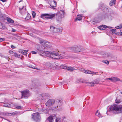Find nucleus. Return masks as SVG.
<instances>
[{"mask_svg": "<svg viewBox=\"0 0 122 122\" xmlns=\"http://www.w3.org/2000/svg\"><path fill=\"white\" fill-rule=\"evenodd\" d=\"M70 49L71 52H75L76 53L80 52V50H77V49L78 50L79 49V47L77 46L71 47Z\"/></svg>", "mask_w": 122, "mask_h": 122, "instance_id": "nucleus-10", "label": "nucleus"}, {"mask_svg": "<svg viewBox=\"0 0 122 122\" xmlns=\"http://www.w3.org/2000/svg\"><path fill=\"white\" fill-rule=\"evenodd\" d=\"M120 35H121V34H122V32H120Z\"/></svg>", "mask_w": 122, "mask_h": 122, "instance_id": "nucleus-62", "label": "nucleus"}, {"mask_svg": "<svg viewBox=\"0 0 122 122\" xmlns=\"http://www.w3.org/2000/svg\"><path fill=\"white\" fill-rule=\"evenodd\" d=\"M56 117L55 115L49 116L47 118V120L49 122H52L54 121V119Z\"/></svg>", "mask_w": 122, "mask_h": 122, "instance_id": "nucleus-12", "label": "nucleus"}, {"mask_svg": "<svg viewBox=\"0 0 122 122\" xmlns=\"http://www.w3.org/2000/svg\"><path fill=\"white\" fill-rule=\"evenodd\" d=\"M62 101L60 100H57L56 101V104L57 106V107L58 106H60L62 104Z\"/></svg>", "mask_w": 122, "mask_h": 122, "instance_id": "nucleus-15", "label": "nucleus"}, {"mask_svg": "<svg viewBox=\"0 0 122 122\" xmlns=\"http://www.w3.org/2000/svg\"><path fill=\"white\" fill-rule=\"evenodd\" d=\"M28 51V50H23L21 51L20 52L22 54L24 55H25L27 53Z\"/></svg>", "mask_w": 122, "mask_h": 122, "instance_id": "nucleus-25", "label": "nucleus"}, {"mask_svg": "<svg viewBox=\"0 0 122 122\" xmlns=\"http://www.w3.org/2000/svg\"><path fill=\"white\" fill-rule=\"evenodd\" d=\"M24 6H23L22 8L19 7V9L20 12L22 14H23L26 12V9L24 8Z\"/></svg>", "mask_w": 122, "mask_h": 122, "instance_id": "nucleus-13", "label": "nucleus"}, {"mask_svg": "<svg viewBox=\"0 0 122 122\" xmlns=\"http://www.w3.org/2000/svg\"><path fill=\"white\" fill-rule=\"evenodd\" d=\"M106 79L109 80L112 82H114L115 81H120V79L118 78L114 77H112L111 78H107Z\"/></svg>", "mask_w": 122, "mask_h": 122, "instance_id": "nucleus-8", "label": "nucleus"}, {"mask_svg": "<svg viewBox=\"0 0 122 122\" xmlns=\"http://www.w3.org/2000/svg\"><path fill=\"white\" fill-rule=\"evenodd\" d=\"M46 43H44V46H43V47H44V48H45V46H46Z\"/></svg>", "mask_w": 122, "mask_h": 122, "instance_id": "nucleus-56", "label": "nucleus"}, {"mask_svg": "<svg viewBox=\"0 0 122 122\" xmlns=\"http://www.w3.org/2000/svg\"><path fill=\"white\" fill-rule=\"evenodd\" d=\"M110 16V15H108L107 14H105L103 15L102 17L104 19H105L107 18H108Z\"/></svg>", "mask_w": 122, "mask_h": 122, "instance_id": "nucleus-28", "label": "nucleus"}, {"mask_svg": "<svg viewBox=\"0 0 122 122\" xmlns=\"http://www.w3.org/2000/svg\"><path fill=\"white\" fill-rule=\"evenodd\" d=\"M117 49L119 51H122V46L118 47Z\"/></svg>", "mask_w": 122, "mask_h": 122, "instance_id": "nucleus-41", "label": "nucleus"}, {"mask_svg": "<svg viewBox=\"0 0 122 122\" xmlns=\"http://www.w3.org/2000/svg\"><path fill=\"white\" fill-rule=\"evenodd\" d=\"M80 82V80H77L76 81V82L77 83H79Z\"/></svg>", "mask_w": 122, "mask_h": 122, "instance_id": "nucleus-57", "label": "nucleus"}, {"mask_svg": "<svg viewBox=\"0 0 122 122\" xmlns=\"http://www.w3.org/2000/svg\"><path fill=\"white\" fill-rule=\"evenodd\" d=\"M67 67L65 66H61V67L64 69H67Z\"/></svg>", "mask_w": 122, "mask_h": 122, "instance_id": "nucleus-40", "label": "nucleus"}, {"mask_svg": "<svg viewBox=\"0 0 122 122\" xmlns=\"http://www.w3.org/2000/svg\"><path fill=\"white\" fill-rule=\"evenodd\" d=\"M16 31V30H15L13 29V28H12V32H15Z\"/></svg>", "mask_w": 122, "mask_h": 122, "instance_id": "nucleus-55", "label": "nucleus"}, {"mask_svg": "<svg viewBox=\"0 0 122 122\" xmlns=\"http://www.w3.org/2000/svg\"><path fill=\"white\" fill-rule=\"evenodd\" d=\"M106 55L107 56H107V57H109V55L107 54H106Z\"/></svg>", "mask_w": 122, "mask_h": 122, "instance_id": "nucleus-60", "label": "nucleus"}, {"mask_svg": "<svg viewBox=\"0 0 122 122\" xmlns=\"http://www.w3.org/2000/svg\"><path fill=\"white\" fill-rule=\"evenodd\" d=\"M21 92L22 95L21 98H27L30 95L29 91L26 90L23 91H22Z\"/></svg>", "mask_w": 122, "mask_h": 122, "instance_id": "nucleus-4", "label": "nucleus"}, {"mask_svg": "<svg viewBox=\"0 0 122 122\" xmlns=\"http://www.w3.org/2000/svg\"><path fill=\"white\" fill-rule=\"evenodd\" d=\"M97 73V72H96L91 71V73H90V74H92L94 75H96V73Z\"/></svg>", "mask_w": 122, "mask_h": 122, "instance_id": "nucleus-44", "label": "nucleus"}, {"mask_svg": "<svg viewBox=\"0 0 122 122\" xmlns=\"http://www.w3.org/2000/svg\"><path fill=\"white\" fill-rule=\"evenodd\" d=\"M31 53L32 54H36L37 53V52L35 51H32L31 52Z\"/></svg>", "mask_w": 122, "mask_h": 122, "instance_id": "nucleus-47", "label": "nucleus"}, {"mask_svg": "<svg viewBox=\"0 0 122 122\" xmlns=\"http://www.w3.org/2000/svg\"><path fill=\"white\" fill-rule=\"evenodd\" d=\"M57 20L58 21L60 22L61 20V19L60 17L58 18V19H57Z\"/></svg>", "mask_w": 122, "mask_h": 122, "instance_id": "nucleus-42", "label": "nucleus"}, {"mask_svg": "<svg viewBox=\"0 0 122 122\" xmlns=\"http://www.w3.org/2000/svg\"><path fill=\"white\" fill-rule=\"evenodd\" d=\"M80 71H81L82 72H84V71H85V70L83 69V68H81L80 69Z\"/></svg>", "mask_w": 122, "mask_h": 122, "instance_id": "nucleus-49", "label": "nucleus"}, {"mask_svg": "<svg viewBox=\"0 0 122 122\" xmlns=\"http://www.w3.org/2000/svg\"><path fill=\"white\" fill-rule=\"evenodd\" d=\"M51 53V52L45 51L43 55V56H45L47 57H50Z\"/></svg>", "mask_w": 122, "mask_h": 122, "instance_id": "nucleus-14", "label": "nucleus"}, {"mask_svg": "<svg viewBox=\"0 0 122 122\" xmlns=\"http://www.w3.org/2000/svg\"><path fill=\"white\" fill-rule=\"evenodd\" d=\"M82 19V16L81 15H78L77 17V19L76 20V21H77V20H80Z\"/></svg>", "mask_w": 122, "mask_h": 122, "instance_id": "nucleus-24", "label": "nucleus"}, {"mask_svg": "<svg viewBox=\"0 0 122 122\" xmlns=\"http://www.w3.org/2000/svg\"><path fill=\"white\" fill-rule=\"evenodd\" d=\"M61 119L59 118H56L55 120L56 122H61Z\"/></svg>", "mask_w": 122, "mask_h": 122, "instance_id": "nucleus-34", "label": "nucleus"}, {"mask_svg": "<svg viewBox=\"0 0 122 122\" xmlns=\"http://www.w3.org/2000/svg\"><path fill=\"white\" fill-rule=\"evenodd\" d=\"M3 26V25L0 22V28H2Z\"/></svg>", "mask_w": 122, "mask_h": 122, "instance_id": "nucleus-50", "label": "nucleus"}, {"mask_svg": "<svg viewBox=\"0 0 122 122\" xmlns=\"http://www.w3.org/2000/svg\"><path fill=\"white\" fill-rule=\"evenodd\" d=\"M44 48H43L42 47H40L39 49H37V52L40 55L43 56L45 51L44 50Z\"/></svg>", "mask_w": 122, "mask_h": 122, "instance_id": "nucleus-7", "label": "nucleus"}, {"mask_svg": "<svg viewBox=\"0 0 122 122\" xmlns=\"http://www.w3.org/2000/svg\"><path fill=\"white\" fill-rule=\"evenodd\" d=\"M43 97L41 95H39V96L38 97V99H42V98Z\"/></svg>", "mask_w": 122, "mask_h": 122, "instance_id": "nucleus-43", "label": "nucleus"}, {"mask_svg": "<svg viewBox=\"0 0 122 122\" xmlns=\"http://www.w3.org/2000/svg\"><path fill=\"white\" fill-rule=\"evenodd\" d=\"M67 70L69 71L72 72L75 70L74 68L71 66L68 67Z\"/></svg>", "mask_w": 122, "mask_h": 122, "instance_id": "nucleus-18", "label": "nucleus"}, {"mask_svg": "<svg viewBox=\"0 0 122 122\" xmlns=\"http://www.w3.org/2000/svg\"><path fill=\"white\" fill-rule=\"evenodd\" d=\"M53 65L52 63H48L46 65L47 68H54Z\"/></svg>", "mask_w": 122, "mask_h": 122, "instance_id": "nucleus-17", "label": "nucleus"}, {"mask_svg": "<svg viewBox=\"0 0 122 122\" xmlns=\"http://www.w3.org/2000/svg\"><path fill=\"white\" fill-rule=\"evenodd\" d=\"M23 1V0H21L20 1H19V3H20V2H22Z\"/></svg>", "mask_w": 122, "mask_h": 122, "instance_id": "nucleus-61", "label": "nucleus"}, {"mask_svg": "<svg viewBox=\"0 0 122 122\" xmlns=\"http://www.w3.org/2000/svg\"><path fill=\"white\" fill-rule=\"evenodd\" d=\"M0 0L2 1L3 2H4L6 1V0Z\"/></svg>", "mask_w": 122, "mask_h": 122, "instance_id": "nucleus-58", "label": "nucleus"}, {"mask_svg": "<svg viewBox=\"0 0 122 122\" xmlns=\"http://www.w3.org/2000/svg\"><path fill=\"white\" fill-rule=\"evenodd\" d=\"M120 93H121V94H122V92H120Z\"/></svg>", "mask_w": 122, "mask_h": 122, "instance_id": "nucleus-64", "label": "nucleus"}, {"mask_svg": "<svg viewBox=\"0 0 122 122\" xmlns=\"http://www.w3.org/2000/svg\"><path fill=\"white\" fill-rule=\"evenodd\" d=\"M115 101L116 103H119L121 102V100L120 99H118L117 98Z\"/></svg>", "mask_w": 122, "mask_h": 122, "instance_id": "nucleus-30", "label": "nucleus"}, {"mask_svg": "<svg viewBox=\"0 0 122 122\" xmlns=\"http://www.w3.org/2000/svg\"><path fill=\"white\" fill-rule=\"evenodd\" d=\"M64 58V57L63 56L61 55H59L58 54L57 56V58H56V59H63Z\"/></svg>", "mask_w": 122, "mask_h": 122, "instance_id": "nucleus-33", "label": "nucleus"}, {"mask_svg": "<svg viewBox=\"0 0 122 122\" xmlns=\"http://www.w3.org/2000/svg\"><path fill=\"white\" fill-rule=\"evenodd\" d=\"M32 15L33 16V17L34 18L36 16V13L34 11H33L32 12Z\"/></svg>", "mask_w": 122, "mask_h": 122, "instance_id": "nucleus-37", "label": "nucleus"}, {"mask_svg": "<svg viewBox=\"0 0 122 122\" xmlns=\"http://www.w3.org/2000/svg\"><path fill=\"white\" fill-rule=\"evenodd\" d=\"M31 17L29 14H28L26 17L25 18V19L26 20H28L30 19Z\"/></svg>", "mask_w": 122, "mask_h": 122, "instance_id": "nucleus-29", "label": "nucleus"}, {"mask_svg": "<svg viewBox=\"0 0 122 122\" xmlns=\"http://www.w3.org/2000/svg\"><path fill=\"white\" fill-rule=\"evenodd\" d=\"M4 57L7 59H8L9 58V57L7 56H4Z\"/></svg>", "mask_w": 122, "mask_h": 122, "instance_id": "nucleus-54", "label": "nucleus"}, {"mask_svg": "<svg viewBox=\"0 0 122 122\" xmlns=\"http://www.w3.org/2000/svg\"><path fill=\"white\" fill-rule=\"evenodd\" d=\"M2 106L6 107H10V104H7L5 103L3 104L2 105Z\"/></svg>", "mask_w": 122, "mask_h": 122, "instance_id": "nucleus-32", "label": "nucleus"}, {"mask_svg": "<svg viewBox=\"0 0 122 122\" xmlns=\"http://www.w3.org/2000/svg\"><path fill=\"white\" fill-rule=\"evenodd\" d=\"M116 0H112L110 2L109 5L110 6H112L113 5H114L115 4Z\"/></svg>", "mask_w": 122, "mask_h": 122, "instance_id": "nucleus-20", "label": "nucleus"}, {"mask_svg": "<svg viewBox=\"0 0 122 122\" xmlns=\"http://www.w3.org/2000/svg\"><path fill=\"white\" fill-rule=\"evenodd\" d=\"M56 15L55 14H44L41 15V17L45 19H51L55 17Z\"/></svg>", "mask_w": 122, "mask_h": 122, "instance_id": "nucleus-2", "label": "nucleus"}, {"mask_svg": "<svg viewBox=\"0 0 122 122\" xmlns=\"http://www.w3.org/2000/svg\"><path fill=\"white\" fill-rule=\"evenodd\" d=\"M39 41L40 44L42 45L43 46L44 43H46V41H44L42 39L39 38Z\"/></svg>", "mask_w": 122, "mask_h": 122, "instance_id": "nucleus-16", "label": "nucleus"}, {"mask_svg": "<svg viewBox=\"0 0 122 122\" xmlns=\"http://www.w3.org/2000/svg\"><path fill=\"white\" fill-rule=\"evenodd\" d=\"M120 81H121V82H122V80H120Z\"/></svg>", "mask_w": 122, "mask_h": 122, "instance_id": "nucleus-63", "label": "nucleus"}, {"mask_svg": "<svg viewBox=\"0 0 122 122\" xmlns=\"http://www.w3.org/2000/svg\"><path fill=\"white\" fill-rule=\"evenodd\" d=\"M88 83L90 84H91L90 85L91 86H94V85L95 84V83L94 82H89Z\"/></svg>", "mask_w": 122, "mask_h": 122, "instance_id": "nucleus-45", "label": "nucleus"}, {"mask_svg": "<svg viewBox=\"0 0 122 122\" xmlns=\"http://www.w3.org/2000/svg\"><path fill=\"white\" fill-rule=\"evenodd\" d=\"M102 62L105 64H107V65H108L109 63V61H107V60H103L102 61Z\"/></svg>", "mask_w": 122, "mask_h": 122, "instance_id": "nucleus-35", "label": "nucleus"}, {"mask_svg": "<svg viewBox=\"0 0 122 122\" xmlns=\"http://www.w3.org/2000/svg\"><path fill=\"white\" fill-rule=\"evenodd\" d=\"M58 54L57 53H56L54 52H51L50 57L52 58L56 59L57 58Z\"/></svg>", "mask_w": 122, "mask_h": 122, "instance_id": "nucleus-11", "label": "nucleus"}, {"mask_svg": "<svg viewBox=\"0 0 122 122\" xmlns=\"http://www.w3.org/2000/svg\"><path fill=\"white\" fill-rule=\"evenodd\" d=\"M14 106L17 109H20L22 108V107L17 104H15L14 105Z\"/></svg>", "mask_w": 122, "mask_h": 122, "instance_id": "nucleus-26", "label": "nucleus"}, {"mask_svg": "<svg viewBox=\"0 0 122 122\" xmlns=\"http://www.w3.org/2000/svg\"><path fill=\"white\" fill-rule=\"evenodd\" d=\"M6 19L7 21L9 23H14V20L9 18L7 17Z\"/></svg>", "mask_w": 122, "mask_h": 122, "instance_id": "nucleus-22", "label": "nucleus"}, {"mask_svg": "<svg viewBox=\"0 0 122 122\" xmlns=\"http://www.w3.org/2000/svg\"><path fill=\"white\" fill-rule=\"evenodd\" d=\"M18 114V112H15L13 113H6V115H10L9 114H11V115H14L16 114Z\"/></svg>", "mask_w": 122, "mask_h": 122, "instance_id": "nucleus-23", "label": "nucleus"}, {"mask_svg": "<svg viewBox=\"0 0 122 122\" xmlns=\"http://www.w3.org/2000/svg\"><path fill=\"white\" fill-rule=\"evenodd\" d=\"M116 30L115 29H113L111 30V31L112 33H114L116 32Z\"/></svg>", "mask_w": 122, "mask_h": 122, "instance_id": "nucleus-39", "label": "nucleus"}, {"mask_svg": "<svg viewBox=\"0 0 122 122\" xmlns=\"http://www.w3.org/2000/svg\"><path fill=\"white\" fill-rule=\"evenodd\" d=\"M115 28L117 29H120L122 28V24H121V25L119 26H118L115 27Z\"/></svg>", "mask_w": 122, "mask_h": 122, "instance_id": "nucleus-36", "label": "nucleus"}, {"mask_svg": "<svg viewBox=\"0 0 122 122\" xmlns=\"http://www.w3.org/2000/svg\"><path fill=\"white\" fill-rule=\"evenodd\" d=\"M107 27V26L105 25H102L101 26H99L98 27V28L99 29L102 30L105 29Z\"/></svg>", "mask_w": 122, "mask_h": 122, "instance_id": "nucleus-19", "label": "nucleus"}, {"mask_svg": "<svg viewBox=\"0 0 122 122\" xmlns=\"http://www.w3.org/2000/svg\"><path fill=\"white\" fill-rule=\"evenodd\" d=\"M96 115L97 116L99 117H102V116L101 114L100 113L99 111L98 110L97 111V112H96Z\"/></svg>", "mask_w": 122, "mask_h": 122, "instance_id": "nucleus-21", "label": "nucleus"}, {"mask_svg": "<svg viewBox=\"0 0 122 122\" xmlns=\"http://www.w3.org/2000/svg\"><path fill=\"white\" fill-rule=\"evenodd\" d=\"M5 40V39L4 38H0V42H1Z\"/></svg>", "mask_w": 122, "mask_h": 122, "instance_id": "nucleus-48", "label": "nucleus"}, {"mask_svg": "<svg viewBox=\"0 0 122 122\" xmlns=\"http://www.w3.org/2000/svg\"><path fill=\"white\" fill-rule=\"evenodd\" d=\"M84 73L86 74H90L91 73V71H89L88 70H85L84 71Z\"/></svg>", "mask_w": 122, "mask_h": 122, "instance_id": "nucleus-31", "label": "nucleus"}, {"mask_svg": "<svg viewBox=\"0 0 122 122\" xmlns=\"http://www.w3.org/2000/svg\"><path fill=\"white\" fill-rule=\"evenodd\" d=\"M9 52L10 54H12L13 53V51H12L10 50L9 51Z\"/></svg>", "mask_w": 122, "mask_h": 122, "instance_id": "nucleus-51", "label": "nucleus"}, {"mask_svg": "<svg viewBox=\"0 0 122 122\" xmlns=\"http://www.w3.org/2000/svg\"><path fill=\"white\" fill-rule=\"evenodd\" d=\"M55 101L53 99H49L45 103V104L46 106H51L53 105L54 104Z\"/></svg>", "mask_w": 122, "mask_h": 122, "instance_id": "nucleus-6", "label": "nucleus"}, {"mask_svg": "<svg viewBox=\"0 0 122 122\" xmlns=\"http://www.w3.org/2000/svg\"><path fill=\"white\" fill-rule=\"evenodd\" d=\"M30 68H34L35 67L34 66H31L29 67Z\"/></svg>", "mask_w": 122, "mask_h": 122, "instance_id": "nucleus-52", "label": "nucleus"}, {"mask_svg": "<svg viewBox=\"0 0 122 122\" xmlns=\"http://www.w3.org/2000/svg\"><path fill=\"white\" fill-rule=\"evenodd\" d=\"M14 56L16 57H17L18 58H20V55H18L16 53H14Z\"/></svg>", "mask_w": 122, "mask_h": 122, "instance_id": "nucleus-38", "label": "nucleus"}, {"mask_svg": "<svg viewBox=\"0 0 122 122\" xmlns=\"http://www.w3.org/2000/svg\"><path fill=\"white\" fill-rule=\"evenodd\" d=\"M110 110L114 114H118L122 112V107L118 105L115 104L111 106Z\"/></svg>", "mask_w": 122, "mask_h": 122, "instance_id": "nucleus-1", "label": "nucleus"}, {"mask_svg": "<svg viewBox=\"0 0 122 122\" xmlns=\"http://www.w3.org/2000/svg\"><path fill=\"white\" fill-rule=\"evenodd\" d=\"M53 0V3L54 4V5L53 6L55 7L56 6V2L54 0Z\"/></svg>", "mask_w": 122, "mask_h": 122, "instance_id": "nucleus-46", "label": "nucleus"}, {"mask_svg": "<svg viewBox=\"0 0 122 122\" xmlns=\"http://www.w3.org/2000/svg\"><path fill=\"white\" fill-rule=\"evenodd\" d=\"M32 118L36 122L39 121L41 119L40 115L38 113L32 114Z\"/></svg>", "mask_w": 122, "mask_h": 122, "instance_id": "nucleus-5", "label": "nucleus"}, {"mask_svg": "<svg viewBox=\"0 0 122 122\" xmlns=\"http://www.w3.org/2000/svg\"><path fill=\"white\" fill-rule=\"evenodd\" d=\"M50 31L53 33H59L61 32L62 29L57 27H55L52 26H51L50 27Z\"/></svg>", "mask_w": 122, "mask_h": 122, "instance_id": "nucleus-3", "label": "nucleus"}, {"mask_svg": "<svg viewBox=\"0 0 122 122\" xmlns=\"http://www.w3.org/2000/svg\"><path fill=\"white\" fill-rule=\"evenodd\" d=\"M46 46H45V47L49 48L51 46V44L49 42H48L46 41Z\"/></svg>", "mask_w": 122, "mask_h": 122, "instance_id": "nucleus-27", "label": "nucleus"}, {"mask_svg": "<svg viewBox=\"0 0 122 122\" xmlns=\"http://www.w3.org/2000/svg\"><path fill=\"white\" fill-rule=\"evenodd\" d=\"M77 50H80V52H81V49L79 48L78 49V50L77 49Z\"/></svg>", "mask_w": 122, "mask_h": 122, "instance_id": "nucleus-59", "label": "nucleus"}, {"mask_svg": "<svg viewBox=\"0 0 122 122\" xmlns=\"http://www.w3.org/2000/svg\"><path fill=\"white\" fill-rule=\"evenodd\" d=\"M11 48L12 49H14L15 48V47L13 45H11Z\"/></svg>", "mask_w": 122, "mask_h": 122, "instance_id": "nucleus-53", "label": "nucleus"}, {"mask_svg": "<svg viewBox=\"0 0 122 122\" xmlns=\"http://www.w3.org/2000/svg\"><path fill=\"white\" fill-rule=\"evenodd\" d=\"M70 49L71 52H75L76 53L80 52V50H77V49L78 50L79 49V47L77 46L71 47Z\"/></svg>", "mask_w": 122, "mask_h": 122, "instance_id": "nucleus-9", "label": "nucleus"}]
</instances>
